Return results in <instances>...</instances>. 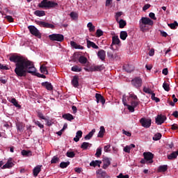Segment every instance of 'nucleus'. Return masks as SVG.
I'll return each instance as SVG.
<instances>
[{
  "label": "nucleus",
  "instance_id": "f257e3e1",
  "mask_svg": "<svg viewBox=\"0 0 178 178\" xmlns=\"http://www.w3.org/2000/svg\"><path fill=\"white\" fill-rule=\"evenodd\" d=\"M10 60L15 63V73L18 77H26L27 73L35 74L36 69L33 62L16 55L11 56Z\"/></svg>",
  "mask_w": 178,
  "mask_h": 178
},
{
  "label": "nucleus",
  "instance_id": "f03ea898",
  "mask_svg": "<svg viewBox=\"0 0 178 178\" xmlns=\"http://www.w3.org/2000/svg\"><path fill=\"white\" fill-rule=\"evenodd\" d=\"M122 103L124 106H127L129 112H134V108L138 106L140 102L137 95L134 93H129V97H127L126 95L122 96Z\"/></svg>",
  "mask_w": 178,
  "mask_h": 178
},
{
  "label": "nucleus",
  "instance_id": "7ed1b4c3",
  "mask_svg": "<svg viewBox=\"0 0 178 178\" xmlns=\"http://www.w3.org/2000/svg\"><path fill=\"white\" fill-rule=\"evenodd\" d=\"M38 6L42 9H52L58 6V3L54 1L42 0Z\"/></svg>",
  "mask_w": 178,
  "mask_h": 178
},
{
  "label": "nucleus",
  "instance_id": "20e7f679",
  "mask_svg": "<svg viewBox=\"0 0 178 178\" xmlns=\"http://www.w3.org/2000/svg\"><path fill=\"white\" fill-rule=\"evenodd\" d=\"M139 24L140 30L144 31L147 26L154 25V21H152V19H149V17H143L139 21Z\"/></svg>",
  "mask_w": 178,
  "mask_h": 178
},
{
  "label": "nucleus",
  "instance_id": "39448f33",
  "mask_svg": "<svg viewBox=\"0 0 178 178\" xmlns=\"http://www.w3.org/2000/svg\"><path fill=\"white\" fill-rule=\"evenodd\" d=\"M28 29L32 35H35V37H37L38 38H41V33H40V31H38L35 26H28Z\"/></svg>",
  "mask_w": 178,
  "mask_h": 178
},
{
  "label": "nucleus",
  "instance_id": "423d86ee",
  "mask_svg": "<svg viewBox=\"0 0 178 178\" xmlns=\"http://www.w3.org/2000/svg\"><path fill=\"white\" fill-rule=\"evenodd\" d=\"M140 123L141 124L143 127H145V129H149V127H151L152 120L151 119L143 118L140 120Z\"/></svg>",
  "mask_w": 178,
  "mask_h": 178
},
{
  "label": "nucleus",
  "instance_id": "0eeeda50",
  "mask_svg": "<svg viewBox=\"0 0 178 178\" xmlns=\"http://www.w3.org/2000/svg\"><path fill=\"white\" fill-rule=\"evenodd\" d=\"M49 38L51 41H58L60 42L63 41L64 37L62 34H51L49 35Z\"/></svg>",
  "mask_w": 178,
  "mask_h": 178
},
{
  "label": "nucleus",
  "instance_id": "6e6552de",
  "mask_svg": "<svg viewBox=\"0 0 178 178\" xmlns=\"http://www.w3.org/2000/svg\"><path fill=\"white\" fill-rule=\"evenodd\" d=\"M36 24L40 26V27H45L46 29H54L55 26L52 24L42 21H35Z\"/></svg>",
  "mask_w": 178,
  "mask_h": 178
},
{
  "label": "nucleus",
  "instance_id": "1a4fd4ad",
  "mask_svg": "<svg viewBox=\"0 0 178 178\" xmlns=\"http://www.w3.org/2000/svg\"><path fill=\"white\" fill-rule=\"evenodd\" d=\"M132 85L136 88H140L143 86V80L140 77H136L131 81Z\"/></svg>",
  "mask_w": 178,
  "mask_h": 178
},
{
  "label": "nucleus",
  "instance_id": "9d476101",
  "mask_svg": "<svg viewBox=\"0 0 178 178\" xmlns=\"http://www.w3.org/2000/svg\"><path fill=\"white\" fill-rule=\"evenodd\" d=\"M143 156L145 159V161H147V162H148V163H152L154 162V161L152 159H154V154L149 152H144L143 153Z\"/></svg>",
  "mask_w": 178,
  "mask_h": 178
},
{
  "label": "nucleus",
  "instance_id": "9b49d317",
  "mask_svg": "<svg viewBox=\"0 0 178 178\" xmlns=\"http://www.w3.org/2000/svg\"><path fill=\"white\" fill-rule=\"evenodd\" d=\"M165 120H166V116L165 115H158L156 118V123L159 125L165 123Z\"/></svg>",
  "mask_w": 178,
  "mask_h": 178
},
{
  "label": "nucleus",
  "instance_id": "f8f14e48",
  "mask_svg": "<svg viewBox=\"0 0 178 178\" xmlns=\"http://www.w3.org/2000/svg\"><path fill=\"white\" fill-rule=\"evenodd\" d=\"M120 44V40L118 36H113L112 38V44L110 46L111 49H115L113 45H119Z\"/></svg>",
  "mask_w": 178,
  "mask_h": 178
},
{
  "label": "nucleus",
  "instance_id": "ddd939ff",
  "mask_svg": "<svg viewBox=\"0 0 178 178\" xmlns=\"http://www.w3.org/2000/svg\"><path fill=\"white\" fill-rule=\"evenodd\" d=\"M97 56L101 60H105V58H106V53L104 49H100L97 52Z\"/></svg>",
  "mask_w": 178,
  "mask_h": 178
},
{
  "label": "nucleus",
  "instance_id": "4468645a",
  "mask_svg": "<svg viewBox=\"0 0 178 178\" xmlns=\"http://www.w3.org/2000/svg\"><path fill=\"white\" fill-rule=\"evenodd\" d=\"M95 98H96V102H97V104H99V102H101L102 104V105L105 104V99H104V97L102 95H101V94L96 93Z\"/></svg>",
  "mask_w": 178,
  "mask_h": 178
},
{
  "label": "nucleus",
  "instance_id": "2eb2a0df",
  "mask_svg": "<svg viewBox=\"0 0 178 178\" xmlns=\"http://www.w3.org/2000/svg\"><path fill=\"white\" fill-rule=\"evenodd\" d=\"M41 168H42V165H37L33 168V173L34 177H37V176H38V174L41 172Z\"/></svg>",
  "mask_w": 178,
  "mask_h": 178
},
{
  "label": "nucleus",
  "instance_id": "dca6fc26",
  "mask_svg": "<svg viewBox=\"0 0 178 178\" xmlns=\"http://www.w3.org/2000/svg\"><path fill=\"white\" fill-rule=\"evenodd\" d=\"M87 47L88 48H93V49H99V47L98 45H96L94 42H92L90 40H87Z\"/></svg>",
  "mask_w": 178,
  "mask_h": 178
},
{
  "label": "nucleus",
  "instance_id": "f3484780",
  "mask_svg": "<svg viewBox=\"0 0 178 178\" xmlns=\"http://www.w3.org/2000/svg\"><path fill=\"white\" fill-rule=\"evenodd\" d=\"M14 165L15 164H13V162H12V159H9L7 163L4 165H3L2 169H9L10 168H13Z\"/></svg>",
  "mask_w": 178,
  "mask_h": 178
},
{
  "label": "nucleus",
  "instance_id": "a211bd4d",
  "mask_svg": "<svg viewBox=\"0 0 178 178\" xmlns=\"http://www.w3.org/2000/svg\"><path fill=\"white\" fill-rule=\"evenodd\" d=\"M72 85L75 88H77L79 87V76H74L72 80Z\"/></svg>",
  "mask_w": 178,
  "mask_h": 178
},
{
  "label": "nucleus",
  "instance_id": "6ab92c4d",
  "mask_svg": "<svg viewBox=\"0 0 178 178\" xmlns=\"http://www.w3.org/2000/svg\"><path fill=\"white\" fill-rule=\"evenodd\" d=\"M96 174L99 175V176H101V177L103 178H108V174H106V172L102 170V169L97 170L96 171Z\"/></svg>",
  "mask_w": 178,
  "mask_h": 178
},
{
  "label": "nucleus",
  "instance_id": "aec40b11",
  "mask_svg": "<svg viewBox=\"0 0 178 178\" xmlns=\"http://www.w3.org/2000/svg\"><path fill=\"white\" fill-rule=\"evenodd\" d=\"M42 87H44L49 91H52L54 87H52V84L49 82H43L42 83Z\"/></svg>",
  "mask_w": 178,
  "mask_h": 178
},
{
  "label": "nucleus",
  "instance_id": "412c9836",
  "mask_svg": "<svg viewBox=\"0 0 178 178\" xmlns=\"http://www.w3.org/2000/svg\"><path fill=\"white\" fill-rule=\"evenodd\" d=\"M131 148H136V145L131 144L129 145H127L124 147L123 151H124V152H127V154H130V151L131 150Z\"/></svg>",
  "mask_w": 178,
  "mask_h": 178
},
{
  "label": "nucleus",
  "instance_id": "4be33fe9",
  "mask_svg": "<svg viewBox=\"0 0 178 178\" xmlns=\"http://www.w3.org/2000/svg\"><path fill=\"white\" fill-rule=\"evenodd\" d=\"M63 118L69 122H72L74 119V117L70 113H66L63 115Z\"/></svg>",
  "mask_w": 178,
  "mask_h": 178
},
{
  "label": "nucleus",
  "instance_id": "5701e85b",
  "mask_svg": "<svg viewBox=\"0 0 178 178\" xmlns=\"http://www.w3.org/2000/svg\"><path fill=\"white\" fill-rule=\"evenodd\" d=\"M105 69V66L104 65H95V67H92V71L93 72H101Z\"/></svg>",
  "mask_w": 178,
  "mask_h": 178
},
{
  "label": "nucleus",
  "instance_id": "b1692460",
  "mask_svg": "<svg viewBox=\"0 0 178 178\" xmlns=\"http://www.w3.org/2000/svg\"><path fill=\"white\" fill-rule=\"evenodd\" d=\"M101 163H102V161H92L90 163V166H93V168L98 166L99 168L101 166Z\"/></svg>",
  "mask_w": 178,
  "mask_h": 178
},
{
  "label": "nucleus",
  "instance_id": "393cba45",
  "mask_svg": "<svg viewBox=\"0 0 178 178\" xmlns=\"http://www.w3.org/2000/svg\"><path fill=\"white\" fill-rule=\"evenodd\" d=\"M103 169H106L111 165V160L108 158L103 159Z\"/></svg>",
  "mask_w": 178,
  "mask_h": 178
},
{
  "label": "nucleus",
  "instance_id": "a878e982",
  "mask_svg": "<svg viewBox=\"0 0 178 178\" xmlns=\"http://www.w3.org/2000/svg\"><path fill=\"white\" fill-rule=\"evenodd\" d=\"M33 13L35 16H38V17H42V16H45V11L44 10H37Z\"/></svg>",
  "mask_w": 178,
  "mask_h": 178
},
{
  "label": "nucleus",
  "instance_id": "bb28decb",
  "mask_svg": "<svg viewBox=\"0 0 178 178\" xmlns=\"http://www.w3.org/2000/svg\"><path fill=\"white\" fill-rule=\"evenodd\" d=\"M71 46L73 47V48H74L75 49H84V47L80 45V44H77V43H76V42H71Z\"/></svg>",
  "mask_w": 178,
  "mask_h": 178
},
{
  "label": "nucleus",
  "instance_id": "cd10ccee",
  "mask_svg": "<svg viewBox=\"0 0 178 178\" xmlns=\"http://www.w3.org/2000/svg\"><path fill=\"white\" fill-rule=\"evenodd\" d=\"M17 129L19 131H23L24 130L25 125L22 122H17L16 123Z\"/></svg>",
  "mask_w": 178,
  "mask_h": 178
},
{
  "label": "nucleus",
  "instance_id": "c85d7f7f",
  "mask_svg": "<svg viewBox=\"0 0 178 178\" xmlns=\"http://www.w3.org/2000/svg\"><path fill=\"white\" fill-rule=\"evenodd\" d=\"M95 134V129H92V131L90 132H89V134L88 135H86L84 137L85 140H90Z\"/></svg>",
  "mask_w": 178,
  "mask_h": 178
},
{
  "label": "nucleus",
  "instance_id": "c756f323",
  "mask_svg": "<svg viewBox=\"0 0 178 178\" xmlns=\"http://www.w3.org/2000/svg\"><path fill=\"white\" fill-rule=\"evenodd\" d=\"M124 69L125 72H127V73H131V72L134 70V67L132 65H124Z\"/></svg>",
  "mask_w": 178,
  "mask_h": 178
},
{
  "label": "nucleus",
  "instance_id": "7c9ffc66",
  "mask_svg": "<svg viewBox=\"0 0 178 178\" xmlns=\"http://www.w3.org/2000/svg\"><path fill=\"white\" fill-rule=\"evenodd\" d=\"M104 134H105V127H104V126H102L100 127V130L99 131L97 137L102 138V137H104Z\"/></svg>",
  "mask_w": 178,
  "mask_h": 178
},
{
  "label": "nucleus",
  "instance_id": "2f4dec72",
  "mask_svg": "<svg viewBox=\"0 0 178 178\" xmlns=\"http://www.w3.org/2000/svg\"><path fill=\"white\" fill-rule=\"evenodd\" d=\"M40 72L43 73V74H48V70L47 69V66L45 65H40Z\"/></svg>",
  "mask_w": 178,
  "mask_h": 178
},
{
  "label": "nucleus",
  "instance_id": "473e14b6",
  "mask_svg": "<svg viewBox=\"0 0 178 178\" xmlns=\"http://www.w3.org/2000/svg\"><path fill=\"white\" fill-rule=\"evenodd\" d=\"M87 27L89 29L90 33H92V31H95V26L92 24V22H89L87 24Z\"/></svg>",
  "mask_w": 178,
  "mask_h": 178
},
{
  "label": "nucleus",
  "instance_id": "72a5a7b5",
  "mask_svg": "<svg viewBox=\"0 0 178 178\" xmlns=\"http://www.w3.org/2000/svg\"><path fill=\"white\" fill-rule=\"evenodd\" d=\"M70 165V161H67V162L63 161L60 163V168H61V169H65L67 168Z\"/></svg>",
  "mask_w": 178,
  "mask_h": 178
},
{
  "label": "nucleus",
  "instance_id": "f704fd0d",
  "mask_svg": "<svg viewBox=\"0 0 178 178\" xmlns=\"http://www.w3.org/2000/svg\"><path fill=\"white\" fill-rule=\"evenodd\" d=\"M168 27L171 28L172 30H175V29H177L178 23L177 22L175 21L174 23L168 24Z\"/></svg>",
  "mask_w": 178,
  "mask_h": 178
},
{
  "label": "nucleus",
  "instance_id": "c9c22d12",
  "mask_svg": "<svg viewBox=\"0 0 178 178\" xmlns=\"http://www.w3.org/2000/svg\"><path fill=\"white\" fill-rule=\"evenodd\" d=\"M79 63H81V65H86V63L88 62V60L86 57L81 56L79 58Z\"/></svg>",
  "mask_w": 178,
  "mask_h": 178
},
{
  "label": "nucleus",
  "instance_id": "e433bc0d",
  "mask_svg": "<svg viewBox=\"0 0 178 178\" xmlns=\"http://www.w3.org/2000/svg\"><path fill=\"white\" fill-rule=\"evenodd\" d=\"M10 102H11V104H13L16 108L21 107L20 104H19V103L17 102V100H16V99L15 98L11 99V100H10Z\"/></svg>",
  "mask_w": 178,
  "mask_h": 178
},
{
  "label": "nucleus",
  "instance_id": "4c0bfd02",
  "mask_svg": "<svg viewBox=\"0 0 178 178\" xmlns=\"http://www.w3.org/2000/svg\"><path fill=\"white\" fill-rule=\"evenodd\" d=\"M120 38H121V40H123V41H124V40H126V38H127V31H121L120 34Z\"/></svg>",
  "mask_w": 178,
  "mask_h": 178
},
{
  "label": "nucleus",
  "instance_id": "58836bf2",
  "mask_svg": "<svg viewBox=\"0 0 178 178\" xmlns=\"http://www.w3.org/2000/svg\"><path fill=\"white\" fill-rule=\"evenodd\" d=\"M168 170V165H160L158 168V172H166Z\"/></svg>",
  "mask_w": 178,
  "mask_h": 178
},
{
  "label": "nucleus",
  "instance_id": "ea45409f",
  "mask_svg": "<svg viewBox=\"0 0 178 178\" xmlns=\"http://www.w3.org/2000/svg\"><path fill=\"white\" fill-rule=\"evenodd\" d=\"M70 16L72 20H76V19L79 17V14L76 12H72L70 14Z\"/></svg>",
  "mask_w": 178,
  "mask_h": 178
},
{
  "label": "nucleus",
  "instance_id": "a19ab883",
  "mask_svg": "<svg viewBox=\"0 0 178 178\" xmlns=\"http://www.w3.org/2000/svg\"><path fill=\"white\" fill-rule=\"evenodd\" d=\"M119 23V26H120V29H124V27L126 26L127 23H126V21L123 20V19H120L119 21L118 19V22Z\"/></svg>",
  "mask_w": 178,
  "mask_h": 178
},
{
  "label": "nucleus",
  "instance_id": "79ce46f5",
  "mask_svg": "<svg viewBox=\"0 0 178 178\" xmlns=\"http://www.w3.org/2000/svg\"><path fill=\"white\" fill-rule=\"evenodd\" d=\"M160 138H162V134L157 133L153 136L154 141H158Z\"/></svg>",
  "mask_w": 178,
  "mask_h": 178
},
{
  "label": "nucleus",
  "instance_id": "37998d69",
  "mask_svg": "<svg viewBox=\"0 0 178 178\" xmlns=\"http://www.w3.org/2000/svg\"><path fill=\"white\" fill-rule=\"evenodd\" d=\"M90 145H91V144L89 143L83 142L81 146V148H82V149H87Z\"/></svg>",
  "mask_w": 178,
  "mask_h": 178
},
{
  "label": "nucleus",
  "instance_id": "c03bdc74",
  "mask_svg": "<svg viewBox=\"0 0 178 178\" xmlns=\"http://www.w3.org/2000/svg\"><path fill=\"white\" fill-rule=\"evenodd\" d=\"M107 55L108 58H111V59H116V58H118V54L116 53L112 54L111 52H108Z\"/></svg>",
  "mask_w": 178,
  "mask_h": 178
},
{
  "label": "nucleus",
  "instance_id": "a18cd8bd",
  "mask_svg": "<svg viewBox=\"0 0 178 178\" xmlns=\"http://www.w3.org/2000/svg\"><path fill=\"white\" fill-rule=\"evenodd\" d=\"M71 70L72 72H81V67H79L77 65L73 66Z\"/></svg>",
  "mask_w": 178,
  "mask_h": 178
},
{
  "label": "nucleus",
  "instance_id": "49530a36",
  "mask_svg": "<svg viewBox=\"0 0 178 178\" xmlns=\"http://www.w3.org/2000/svg\"><path fill=\"white\" fill-rule=\"evenodd\" d=\"M163 88L165 90V91H170V87L169 86V84L166 83L165 82L163 83Z\"/></svg>",
  "mask_w": 178,
  "mask_h": 178
},
{
  "label": "nucleus",
  "instance_id": "de8ad7c7",
  "mask_svg": "<svg viewBox=\"0 0 178 178\" xmlns=\"http://www.w3.org/2000/svg\"><path fill=\"white\" fill-rule=\"evenodd\" d=\"M31 154V152L30 151H27V150L22 151V155H23V156H30Z\"/></svg>",
  "mask_w": 178,
  "mask_h": 178
},
{
  "label": "nucleus",
  "instance_id": "09e8293b",
  "mask_svg": "<svg viewBox=\"0 0 178 178\" xmlns=\"http://www.w3.org/2000/svg\"><path fill=\"white\" fill-rule=\"evenodd\" d=\"M33 123H35V124H36V126H38V127H40V129H44V124H41V122H40V121H37V120H34Z\"/></svg>",
  "mask_w": 178,
  "mask_h": 178
},
{
  "label": "nucleus",
  "instance_id": "8fccbe9b",
  "mask_svg": "<svg viewBox=\"0 0 178 178\" xmlns=\"http://www.w3.org/2000/svg\"><path fill=\"white\" fill-rule=\"evenodd\" d=\"M66 155L68 158H74L76 154L74 152H67Z\"/></svg>",
  "mask_w": 178,
  "mask_h": 178
},
{
  "label": "nucleus",
  "instance_id": "3c124183",
  "mask_svg": "<svg viewBox=\"0 0 178 178\" xmlns=\"http://www.w3.org/2000/svg\"><path fill=\"white\" fill-rule=\"evenodd\" d=\"M102 154V148L101 147L97 148L95 156L97 157L101 156Z\"/></svg>",
  "mask_w": 178,
  "mask_h": 178
},
{
  "label": "nucleus",
  "instance_id": "603ef678",
  "mask_svg": "<svg viewBox=\"0 0 178 178\" xmlns=\"http://www.w3.org/2000/svg\"><path fill=\"white\" fill-rule=\"evenodd\" d=\"M143 92H145V94H152V90L146 87L143 88Z\"/></svg>",
  "mask_w": 178,
  "mask_h": 178
},
{
  "label": "nucleus",
  "instance_id": "864d4df0",
  "mask_svg": "<svg viewBox=\"0 0 178 178\" xmlns=\"http://www.w3.org/2000/svg\"><path fill=\"white\" fill-rule=\"evenodd\" d=\"M96 35L97 37H101L104 35V32L101 29H97L96 31Z\"/></svg>",
  "mask_w": 178,
  "mask_h": 178
},
{
  "label": "nucleus",
  "instance_id": "5fc2aeb1",
  "mask_svg": "<svg viewBox=\"0 0 178 178\" xmlns=\"http://www.w3.org/2000/svg\"><path fill=\"white\" fill-rule=\"evenodd\" d=\"M59 161V158L54 156L51 161V163H57Z\"/></svg>",
  "mask_w": 178,
  "mask_h": 178
},
{
  "label": "nucleus",
  "instance_id": "6e6d98bb",
  "mask_svg": "<svg viewBox=\"0 0 178 178\" xmlns=\"http://www.w3.org/2000/svg\"><path fill=\"white\" fill-rule=\"evenodd\" d=\"M122 15H123L122 12H118L116 13V15H115L116 22H119V18L120 17V16H122Z\"/></svg>",
  "mask_w": 178,
  "mask_h": 178
},
{
  "label": "nucleus",
  "instance_id": "4d7b16f0",
  "mask_svg": "<svg viewBox=\"0 0 178 178\" xmlns=\"http://www.w3.org/2000/svg\"><path fill=\"white\" fill-rule=\"evenodd\" d=\"M122 133L123 134H124L125 136H127V137H130L131 136V133H130L129 131H127L124 129L122 130Z\"/></svg>",
  "mask_w": 178,
  "mask_h": 178
},
{
  "label": "nucleus",
  "instance_id": "13d9d810",
  "mask_svg": "<svg viewBox=\"0 0 178 178\" xmlns=\"http://www.w3.org/2000/svg\"><path fill=\"white\" fill-rule=\"evenodd\" d=\"M149 17H150V19H153V20H156V17H155V13H150L149 14Z\"/></svg>",
  "mask_w": 178,
  "mask_h": 178
},
{
  "label": "nucleus",
  "instance_id": "bf43d9fd",
  "mask_svg": "<svg viewBox=\"0 0 178 178\" xmlns=\"http://www.w3.org/2000/svg\"><path fill=\"white\" fill-rule=\"evenodd\" d=\"M38 118H40V119H42V120H45V117L44 116V114H42V113L38 112Z\"/></svg>",
  "mask_w": 178,
  "mask_h": 178
},
{
  "label": "nucleus",
  "instance_id": "052dcab7",
  "mask_svg": "<svg viewBox=\"0 0 178 178\" xmlns=\"http://www.w3.org/2000/svg\"><path fill=\"white\" fill-rule=\"evenodd\" d=\"M76 137H79V138H81V137H83V131H78L76 132Z\"/></svg>",
  "mask_w": 178,
  "mask_h": 178
},
{
  "label": "nucleus",
  "instance_id": "680f3d73",
  "mask_svg": "<svg viewBox=\"0 0 178 178\" xmlns=\"http://www.w3.org/2000/svg\"><path fill=\"white\" fill-rule=\"evenodd\" d=\"M0 69H2L3 70H9V67H8V66L3 65L1 63H0Z\"/></svg>",
  "mask_w": 178,
  "mask_h": 178
},
{
  "label": "nucleus",
  "instance_id": "e2e57ef3",
  "mask_svg": "<svg viewBox=\"0 0 178 178\" xmlns=\"http://www.w3.org/2000/svg\"><path fill=\"white\" fill-rule=\"evenodd\" d=\"M118 178H129V175H124L123 174L120 173L118 176H117Z\"/></svg>",
  "mask_w": 178,
  "mask_h": 178
},
{
  "label": "nucleus",
  "instance_id": "0e129e2a",
  "mask_svg": "<svg viewBox=\"0 0 178 178\" xmlns=\"http://www.w3.org/2000/svg\"><path fill=\"white\" fill-rule=\"evenodd\" d=\"M6 19H7V20H8L10 22V23L13 22V17H12V16H10V15H7L6 17Z\"/></svg>",
  "mask_w": 178,
  "mask_h": 178
},
{
  "label": "nucleus",
  "instance_id": "69168bd1",
  "mask_svg": "<svg viewBox=\"0 0 178 178\" xmlns=\"http://www.w3.org/2000/svg\"><path fill=\"white\" fill-rule=\"evenodd\" d=\"M109 148H111V145H107L106 146H104V152H109Z\"/></svg>",
  "mask_w": 178,
  "mask_h": 178
},
{
  "label": "nucleus",
  "instance_id": "338daca9",
  "mask_svg": "<svg viewBox=\"0 0 178 178\" xmlns=\"http://www.w3.org/2000/svg\"><path fill=\"white\" fill-rule=\"evenodd\" d=\"M161 33V35H162V37H168V33L166 32H165L164 31H160Z\"/></svg>",
  "mask_w": 178,
  "mask_h": 178
},
{
  "label": "nucleus",
  "instance_id": "774afa93",
  "mask_svg": "<svg viewBox=\"0 0 178 178\" xmlns=\"http://www.w3.org/2000/svg\"><path fill=\"white\" fill-rule=\"evenodd\" d=\"M0 81L2 83V84H5L6 83H8V79H3V78H0Z\"/></svg>",
  "mask_w": 178,
  "mask_h": 178
}]
</instances>
